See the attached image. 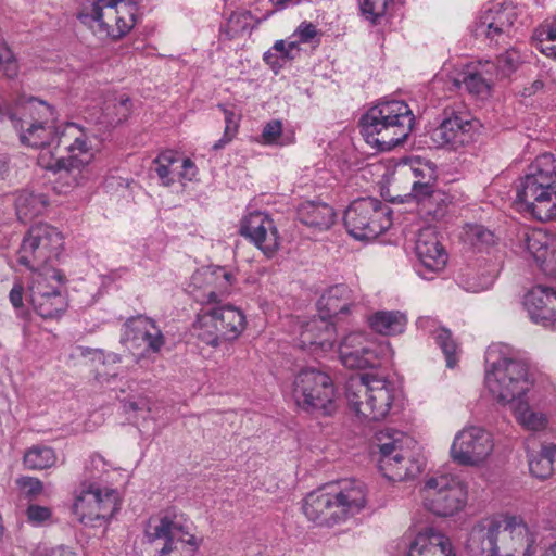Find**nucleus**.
<instances>
[{"label":"nucleus","instance_id":"nucleus-14","mask_svg":"<svg viewBox=\"0 0 556 556\" xmlns=\"http://www.w3.org/2000/svg\"><path fill=\"white\" fill-rule=\"evenodd\" d=\"M377 442L380 469L390 480L402 481L419 473V465L410 459L407 450L412 443L410 437L397 430L386 429L377 433Z\"/></svg>","mask_w":556,"mask_h":556},{"label":"nucleus","instance_id":"nucleus-58","mask_svg":"<svg viewBox=\"0 0 556 556\" xmlns=\"http://www.w3.org/2000/svg\"><path fill=\"white\" fill-rule=\"evenodd\" d=\"M123 407H124V410L125 412H139V410H144V412H149L150 410V403L147 399L144 397H140L138 400H127L123 403Z\"/></svg>","mask_w":556,"mask_h":556},{"label":"nucleus","instance_id":"nucleus-61","mask_svg":"<svg viewBox=\"0 0 556 556\" xmlns=\"http://www.w3.org/2000/svg\"><path fill=\"white\" fill-rule=\"evenodd\" d=\"M264 61L270 65L271 68H280L283 62L280 60L279 55L274 52L271 49L264 53Z\"/></svg>","mask_w":556,"mask_h":556},{"label":"nucleus","instance_id":"nucleus-9","mask_svg":"<svg viewBox=\"0 0 556 556\" xmlns=\"http://www.w3.org/2000/svg\"><path fill=\"white\" fill-rule=\"evenodd\" d=\"M138 7L134 0H91L79 18L98 34L114 40L127 35L136 25Z\"/></svg>","mask_w":556,"mask_h":556},{"label":"nucleus","instance_id":"nucleus-45","mask_svg":"<svg viewBox=\"0 0 556 556\" xmlns=\"http://www.w3.org/2000/svg\"><path fill=\"white\" fill-rule=\"evenodd\" d=\"M521 62V54L517 49H507L504 53L497 56L496 62H493L495 65V77H505L510 75L518 68Z\"/></svg>","mask_w":556,"mask_h":556},{"label":"nucleus","instance_id":"nucleus-42","mask_svg":"<svg viewBox=\"0 0 556 556\" xmlns=\"http://www.w3.org/2000/svg\"><path fill=\"white\" fill-rule=\"evenodd\" d=\"M53 448L45 445H34L24 455V464L31 470H43L56 463Z\"/></svg>","mask_w":556,"mask_h":556},{"label":"nucleus","instance_id":"nucleus-38","mask_svg":"<svg viewBox=\"0 0 556 556\" xmlns=\"http://www.w3.org/2000/svg\"><path fill=\"white\" fill-rule=\"evenodd\" d=\"M48 206V199L43 193H34L23 190L15 198L16 215L21 222H28L42 214Z\"/></svg>","mask_w":556,"mask_h":556},{"label":"nucleus","instance_id":"nucleus-26","mask_svg":"<svg viewBox=\"0 0 556 556\" xmlns=\"http://www.w3.org/2000/svg\"><path fill=\"white\" fill-rule=\"evenodd\" d=\"M472 129V121L468 112L446 108L441 124L431 131V140L438 147L456 150L471 141Z\"/></svg>","mask_w":556,"mask_h":556},{"label":"nucleus","instance_id":"nucleus-2","mask_svg":"<svg viewBox=\"0 0 556 556\" xmlns=\"http://www.w3.org/2000/svg\"><path fill=\"white\" fill-rule=\"evenodd\" d=\"M367 503L366 484L344 479L308 493L303 500L302 511L316 526L333 527L363 511Z\"/></svg>","mask_w":556,"mask_h":556},{"label":"nucleus","instance_id":"nucleus-13","mask_svg":"<svg viewBox=\"0 0 556 556\" xmlns=\"http://www.w3.org/2000/svg\"><path fill=\"white\" fill-rule=\"evenodd\" d=\"M420 492L425 508L440 517L454 516L467 504V488L454 475L435 473L429 477Z\"/></svg>","mask_w":556,"mask_h":556},{"label":"nucleus","instance_id":"nucleus-60","mask_svg":"<svg viewBox=\"0 0 556 556\" xmlns=\"http://www.w3.org/2000/svg\"><path fill=\"white\" fill-rule=\"evenodd\" d=\"M544 522L549 529L556 530V502L547 506L544 513Z\"/></svg>","mask_w":556,"mask_h":556},{"label":"nucleus","instance_id":"nucleus-17","mask_svg":"<svg viewBox=\"0 0 556 556\" xmlns=\"http://www.w3.org/2000/svg\"><path fill=\"white\" fill-rule=\"evenodd\" d=\"M521 10L511 2H494L477 16L472 31L490 45L507 43L517 30Z\"/></svg>","mask_w":556,"mask_h":556},{"label":"nucleus","instance_id":"nucleus-53","mask_svg":"<svg viewBox=\"0 0 556 556\" xmlns=\"http://www.w3.org/2000/svg\"><path fill=\"white\" fill-rule=\"evenodd\" d=\"M112 468L109 462H106L102 455L92 454L89 458L86 470L91 478H99L102 473L108 472Z\"/></svg>","mask_w":556,"mask_h":556},{"label":"nucleus","instance_id":"nucleus-64","mask_svg":"<svg viewBox=\"0 0 556 556\" xmlns=\"http://www.w3.org/2000/svg\"><path fill=\"white\" fill-rule=\"evenodd\" d=\"M235 138V135H231V134H227L224 131V136L222 139H219L218 141H216L214 144H213V150L217 151V150H220L223 149L227 143H229L232 139Z\"/></svg>","mask_w":556,"mask_h":556},{"label":"nucleus","instance_id":"nucleus-34","mask_svg":"<svg viewBox=\"0 0 556 556\" xmlns=\"http://www.w3.org/2000/svg\"><path fill=\"white\" fill-rule=\"evenodd\" d=\"M530 395L508 406L517 424L527 431L541 432L547 428L546 414L530 405Z\"/></svg>","mask_w":556,"mask_h":556},{"label":"nucleus","instance_id":"nucleus-5","mask_svg":"<svg viewBox=\"0 0 556 556\" xmlns=\"http://www.w3.org/2000/svg\"><path fill=\"white\" fill-rule=\"evenodd\" d=\"M415 116L402 100H383L372 105L361 118L365 141L379 151H390L403 143L413 130Z\"/></svg>","mask_w":556,"mask_h":556},{"label":"nucleus","instance_id":"nucleus-27","mask_svg":"<svg viewBox=\"0 0 556 556\" xmlns=\"http://www.w3.org/2000/svg\"><path fill=\"white\" fill-rule=\"evenodd\" d=\"M523 305L530 319L544 328L556 329V290L535 286L527 292Z\"/></svg>","mask_w":556,"mask_h":556},{"label":"nucleus","instance_id":"nucleus-37","mask_svg":"<svg viewBox=\"0 0 556 556\" xmlns=\"http://www.w3.org/2000/svg\"><path fill=\"white\" fill-rule=\"evenodd\" d=\"M551 237L542 230L526 231L521 241L522 251L542 266L551 255Z\"/></svg>","mask_w":556,"mask_h":556},{"label":"nucleus","instance_id":"nucleus-1","mask_svg":"<svg viewBox=\"0 0 556 556\" xmlns=\"http://www.w3.org/2000/svg\"><path fill=\"white\" fill-rule=\"evenodd\" d=\"M536 535L517 516L484 518L467 540L469 556H533Z\"/></svg>","mask_w":556,"mask_h":556},{"label":"nucleus","instance_id":"nucleus-16","mask_svg":"<svg viewBox=\"0 0 556 556\" xmlns=\"http://www.w3.org/2000/svg\"><path fill=\"white\" fill-rule=\"evenodd\" d=\"M394 386L384 377L362 375L351 378L346 383V400L357 404L359 396L366 397L364 420H380L384 418L393 403Z\"/></svg>","mask_w":556,"mask_h":556},{"label":"nucleus","instance_id":"nucleus-50","mask_svg":"<svg viewBox=\"0 0 556 556\" xmlns=\"http://www.w3.org/2000/svg\"><path fill=\"white\" fill-rule=\"evenodd\" d=\"M248 26V15L247 13H231L227 23L223 27L226 36L231 39L240 35L245 30Z\"/></svg>","mask_w":556,"mask_h":556},{"label":"nucleus","instance_id":"nucleus-35","mask_svg":"<svg viewBox=\"0 0 556 556\" xmlns=\"http://www.w3.org/2000/svg\"><path fill=\"white\" fill-rule=\"evenodd\" d=\"M370 329L382 336H397L404 332L407 316L400 311H377L367 317Z\"/></svg>","mask_w":556,"mask_h":556},{"label":"nucleus","instance_id":"nucleus-36","mask_svg":"<svg viewBox=\"0 0 556 556\" xmlns=\"http://www.w3.org/2000/svg\"><path fill=\"white\" fill-rule=\"evenodd\" d=\"M435 321L430 317H420L417 320V326L419 328L433 334L437 344L442 349V352L445 355L446 366L453 368L457 363L458 346L452 339V334L447 329L439 328L432 330Z\"/></svg>","mask_w":556,"mask_h":556},{"label":"nucleus","instance_id":"nucleus-24","mask_svg":"<svg viewBox=\"0 0 556 556\" xmlns=\"http://www.w3.org/2000/svg\"><path fill=\"white\" fill-rule=\"evenodd\" d=\"M240 235L249 239L263 254L270 258L280 248L281 237L274 219L265 212L248 213L241 220Z\"/></svg>","mask_w":556,"mask_h":556},{"label":"nucleus","instance_id":"nucleus-20","mask_svg":"<svg viewBox=\"0 0 556 556\" xmlns=\"http://www.w3.org/2000/svg\"><path fill=\"white\" fill-rule=\"evenodd\" d=\"M389 352V344H378L364 332L349 333L339 346L341 363L351 369L380 366Z\"/></svg>","mask_w":556,"mask_h":556},{"label":"nucleus","instance_id":"nucleus-54","mask_svg":"<svg viewBox=\"0 0 556 556\" xmlns=\"http://www.w3.org/2000/svg\"><path fill=\"white\" fill-rule=\"evenodd\" d=\"M16 484L29 497H36L43 490L42 482L37 478L22 477L16 480Z\"/></svg>","mask_w":556,"mask_h":556},{"label":"nucleus","instance_id":"nucleus-48","mask_svg":"<svg viewBox=\"0 0 556 556\" xmlns=\"http://www.w3.org/2000/svg\"><path fill=\"white\" fill-rule=\"evenodd\" d=\"M466 240L477 249H483L494 243V233L481 225H469L465 232Z\"/></svg>","mask_w":556,"mask_h":556},{"label":"nucleus","instance_id":"nucleus-31","mask_svg":"<svg viewBox=\"0 0 556 556\" xmlns=\"http://www.w3.org/2000/svg\"><path fill=\"white\" fill-rule=\"evenodd\" d=\"M356 299L355 292L349 286L334 285L328 288L318 300V312L330 320L339 314H348Z\"/></svg>","mask_w":556,"mask_h":556},{"label":"nucleus","instance_id":"nucleus-25","mask_svg":"<svg viewBox=\"0 0 556 556\" xmlns=\"http://www.w3.org/2000/svg\"><path fill=\"white\" fill-rule=\"evenodd\" d=\"M415 254L418 260L417 274L426 280H431L441 273L447 263V253L432 227L422 228L418 232Z\"/></svg>","mask_w":556,"mask_h":556},{"label":"nucleus","instance_id":"nucleus-4","mask_svg":"<svg viewBox=\"0 0 556 556\" xmlns=\"http://www.w3.org/2000/svg\"><path fill=\"white\" fill-rule=\"evenodd\" d=\"M515 204L520 212L541 222L556 216V157L539 155L516 187Z\"/></svg>","mask_w":556,"mask_h":556},{"label":"nucleus","instance_id":"nucleus-62","mask_svg":"<svg viewBox=\"0 0 556 556\" xmlns=\"http://www.w3.org/2000/svg\"><path fill=\"white\" fill-rule=\"evenodd\" d=\"M495 268H492L491 270L488 271V275L484 276L483 278V281L478 285V286H473L471 289L473 292H479L481 290H484V289H488L492 283H493V280H494V277H495Z\"/></svg>","mask_w":556,"mask_h":556},{"label":"nucleus","instance_id":"nucleus-7","mask_svg":"<svg viewBox=\"0 0 556 556\" xmlns=\"http://www.w3.org/2000/svg\"><path fill=\"white\" fill-rule=\"evenodd\" d=\"M17 113L21 115L17 121L10 116L12 125L18 132L23 144L41 149V162L43 161V150H55L58 132L54 126V111L43 101L30 98L17 106ZM53 155L54 152L49 150Z\"/></svg>","mask_w":556,"mask_h":556},{"label":"nucleus","instance_id":"nucleus-8","mask_svg":"<svg viewBox=\"0 0 556 556\" xmlns=\"http://www.w3.org/2000/svg\"><path fill=\"white\" fill-rule=\"evenodd\" d=\"M291 396L295 405L307 413L330 416L338 408L331 377L317 368H303L294 376Z\"/></svg>","mask_w":556,"mask_h":556},{"label":"nucleus","instance_id":"nucleus-29","mask_svg":"<svg viewBox=\"0 0 556 556\" xmlns=\"http://www.w3.org/2000/svg\"><path fill=\"white\" fill-rule=\"evenodd\" d=\"M336 342V328L333 324L319 314L302 325L299 336V345L312 353L326 352L333 348Z\"/></svg>","mask_w":556,"mask_h":556},{"label":"nucleus","instance_id":"nucleus-19","mask_svg":"<svg viewBox=\"0 0 556 556\" xmlns=\"http://www.w3.org/2000/svg\"><path fill=\"white\" fill-rule=\"evenodd\" d=\"M121 342L135 356L137 364L150 354H159L166 343L165 336L155 320L147 316H136L123 325Z\"/></svg>","mask_w":556,"mask_h":556},{"label":"nucleus","instance_id":"nucleus-6","mask_svg":"<svg viewBox=\"0 0 556 556\" xmlns=\"http://www.w3.org/2000/svg\"><path fill=\"white\" fill-rule=\"evenodd\" d=\"M192 522L175 509L150 518L144 527L143 552L149 556H167L174 551L179 556H195L202 543L191 533Z\"/></svg>","mask_w":556,"mask_h":556},{"label":"nucleus","instance_id":"nucleus-21","mask_svg":"<svg viewBox=\"0 0 556 556\" xmlns=\"http://www.w3.org/2000/svg\"><path fill=\"white\" fill-rule=\"evenodd\" d=\"M494 450L492 434L481 427H466L458 431L451 446V457L464 466L484 463Z\"/></svg>","mask_w":556,"mask_h":556},{"label":"nucleus","instance_id":"nucleus-23","mask_svg":"<svg viewBox=\"0 0 556 556\" xmlns=\"http://www.w3.org/2000/svg\"><path fill=\"white\" fill-rule=\"evenodd\" d=\"M63 146L67 152L66 156L56 159L59 168L72 166L81 168L93 159V146L90 132L76 123H67L58 136L55 149Z\"/></svg>","mask_w":556,"mask_h":556},{"label":"nucleus","instance_id":"nucleus-10","mask_svg":"<svg viewBox=\"0 0 556 556\" xmlns=\"http://www.w3.org/2000/svg\"><path fill=\"white\" fill-rule=\"evenodd\" d=\"M66 278L55 267L31 273L27 299L43 319H60L68 307Z\"/></svg>","mask_w":556,"mask_h":556},{"label":"nucleus","instance_id":"nucleus-49","mask_svg":"<svg viewBox=\"0 0 556 556\" xmlns=\"http://www.w3.org/2000/svg\"><path fill=\"white\" fill-rule=\"evenodd\" d=\"M0 71L9 78L15 77L18 71L17 61L5 43L0 45Z\"/></svg>","mask_w":556,"mask_h":556},{"label":"nucleus","instance_id":"nucleus-3","mask_svg":"<svg viewBox=\"0 0 556 556\" xmlns=\"http://www.w3.org/2000/svg\"><path fill=\"white\" fill-rule=\"evenodd\" d=\"M485 387L493 399L509 406L530 395L533 379L529 366L519 353L506 344L489 346L486 354Z\"/></svg>","mask_w":556,"mask_h":556},{"label":"nucleus","instance_id":"nucleus-15","mask_svg":"<svg viewBox=\"0 0 556 556\" xmlns=\"http://www.w3.org/2000/svg\"><path fill=\"white\" fill-rule=\"evenodd\" d=\"M390 208L378 199H357L344 213V226L357 240L375 239L390 228Z\"/></svg>","mask_w":556,"mask_h":556},{"label":"nucleus","instance_id":"nucleus-30","mask_svg":"<svg viewBox=\"0 0 556 556\" xmlns=\"http://www.w3.org/2000/svg\"><path fill=\"white\" fill-rule=\"evenodd\" d=\"M406 556H456L452 542L441 531L427 528L409 544Z\"/></svg>","mask_w":556,"mask_h":556},{"label":"nucleus","instance_id":"nucleus-40","mask_svg":"<svg viewBox=\"0 0 556 556\" xmlns=\"http://www.w3.org/2000/svg\"><path fill=\"white\" fill-rule=\"evenodd\" d=\"M261 142L265 146H290L295 142V132L291 128L285 129L280 119H271L263 127Z\"/></svg>","mask_w":556,"mask_h":556},{"label":"nucleus","instance_id":"nucleus-55","mask_svg":"<svg viewBox=\"0 0 556 556\" xmlns=\"http://www.w3.org/2000/svg\"><path fill=\"white\" fill-rule=\"evenodd\" d=\"M26 515L29 522L35 526H40L51 518L52 513L49 507L34 504L28 506Z\"/></svg>","mask_w":556,"mask_h":556},{"label":"nucleus","instance_id":"nucleus-47","mask_svg":"<svg viewBox=\"0 0 556 556\" xmlns=\"http://www.w3.org/2000/svg\"><path fill=\"white\" fill-rule=\"evenodd\" d=\"M390 0H358L362 15L372 24L384 17Z\"/></svg>","mask_w":556,"mask_h":556},{"label":"nucleus","instance_id":"nucleus-41","mask_svg":"<svg viewBox=\"0 0 556 556\" xmlns=\"http://www.w3.org/2000/svg\"><path fill=\"white\" fill-rule=\"evenodd\" d=\"M555 456V443L543 445L541 452L536 455L529 453V470L531 475L539 479L548 478L553 472V462Z\"/></svg>","mask_w":556,"mask_h":556},{"label":"nucleus","instance_id":"nucleus-51","mask_svg":"<svg viewBox=\"0 0 556 556\" xmlns=\"http://www.w3.org/2000/svg\"><path fill=\"white\" fill-rule=\"evenodd\" d=\"M271 50L279 55L283 63L294 60L300 54L299 41L277 40Z\"/></svg>","mask_w":556,"mask_h":556},{"label":"nucleus","instance_id":"nucleus-11","mask_svg":"<svg viewBox=\"0 0 556 556\" xmlns=\"http://www.w3.org/2000/svg\"><path fill=\"white\" fill-rule=\"evenodd\" d=\"M64 238L58 228L38 223L33 225L25 235L17 251L18 264L31 273L54 267L53 263L62 254Z\"/></svg>","mask_w":556,"mask_h":556},{"label":"nucleus","instance_id":"nucleus-63","mask_svg":"<svg viewBox=\"0 0 556 556\" xmlns=\"http://www.w3.org/2000/svg\"><path fill=\"white\" fill-rule=\"evenodd\" d=\"M357 404H354L351 400H348L350 408L355 413L356 416L363 419V412H365L366 397L359 396L356 401Z\"/></svg>","mask_w":556,"mask_h":556},{"label":"nucleus","instance_id":"nucleus-59","mask_svg":"<svg viewBox=\"0 0 556 556\" xmlns=\"http://www.w3.org/2000/svg\"><path fill=\"white\" fill-rule=\"evenodd\" d=\"M223 111H224V114H225V123H226L225 132L231 134V135L236 136L238 125H237V122L235 119V117H236L235 113L232 111L227 110V109H223Z\"/></svg>","mask_w":556,"mask_h":556},{"label":"nucleus","instance_id":"nucleus-32","mask_svg":"<svg viewBox=\"0 0 556 556\" xmlns=\"http://www.w3.org/2000/svg\"><path fill=\"white\" fill-rule=\"evenodd\" d=\"M402 170L405 176L413 179L412 193L415 198L421 200L433 192L437 173L431 163L415 159L408 165L403 166Z\"/></svg>","mask_w":556,"mask_h":556},{"label":"nucleus","instance_id":"nucleus-57","mask_svg":"<svg viewBox=\"0 0 556 556\" xmlns=\"http://www.w3.org/2000/svg\"><path fill=\"white\" fill-rule=\"evenodd\" d=\"M180 168L176 175L180 180L191 181L197 176V166L190 159H184Z\"/></svg>","mask_w":556,"mask_h":556},{"label":"nucleus","instance_id":"nucleus-22","mask_svg":"<svg viewBox=\"0 0 556 556\" xmlns=\"http://www.w3.org/2000/svg\"><path fill=\"white\" fill-rule=\"evenodd\" d=\"M235 282L236 276L230 269L208 266L192 274L187 290L198 303L212 304L218 296L228 293Z\"/></svg>","mask_w":556,"mask_h":556},{"label":"nucleus","instance_id":"nucleus-44","mask_svg":"<svg viewBox=\"0 0 556 556\" xmlns=\"http://www.w3.org/2000/svg\"><path fill=\"white\" fill-rule=\"evenodd\" d=\"M45 166L47 168L54 169L55 172H60L56 186L59 192L66 193L70 189L81 185L83 176L80 168H72V166L59 168L56 166V161L54 163H47Z\"/></svg>","mask_w":556,"mask_h":556},{"label":"nucleus","instance_id":"nucleus-46","mask_svg":"<svg viewBox=\"0 0 556 556\" xmlns=\"http://www.w3.org/2000/svg\"><path fill=\"white\" fill-rule=\"evenodd\" d=\"M556 40V23L543 25L534 30L532 35L533 46L543 54H555L556 50L548 46L549 41Z\"/></svg>","mask_w":556,"mask_h":556},{"label":"nucleus","instance_id":"nucleus-12","mask_svg":"<svg viewBox=\"0 0 556 556\" xmlns=\"http://www.w3.org/2000/svg\"><path fill=\"white\" fill-rule=\"evenodd\" d=\"M244 328L243 313L231 305L202 308L194 323L198 339L214 348L237 339Z\"/></svg>","mask_w":556,"mask_h":556},{"label":"nucleus","instance_id":"nucleus-52","mask_svg":"<svg viewBox=\"0 0 556 556\" xmlns=\"http://www.w3.org/2000/svg\"><path fill=\"white\" fill-rule=\"evenodd\" d=\"M319 35L316 26L308 22H302L298 28L292 34L293 41H299L300 43H309L313 42Z\"/></svg>","mask_w":556,"mask_h":556},{"label":"nucleus","instance_id":"nucleus-43","mask_svg":"<svg viewBox=\"0 0 556 556\" xmlns=\"http://www.w3.org/2000/svg\"><path fill=\"white\" fill-rule=\"evenodd\" d=\"M179 161L175 151L167 150L159 154L154 160V170L164 186H170L176 180L174 165Z\"/></svg>","mask_w":556,"mask_h":556},{"label":"nucleus","instance_id":"nucleus-56","mask_svg":"<svg viewBox=\"0 0 556 556\" xmlns=\"http://www.w3.org/2000/svg\"><path fill=\"white\" fill-rule=\"evenodd\" d=\"M25 286L21 280H16L9 293V300L12 306L18 311L24 308Z\"/></svg>","mask_w":556,"mask_h":556},{"label":"nucleus","instance_id":"nucleus-18","mask_svg":"<svg viewBox=\"0 0 556 556\" xmlns=\"http://www.w3.org/2000/svg\"><path fill=\"white\" fill-rule=\"evenodd\" d=\"M117 510L118 496L113 489L84 482L76 492L73 511L86 526L111 518Z\"/></svg>","mask_w":556,"mask_h":556},{"label":"nucleus","instance_id":"nucleus-28","mask_svg":"<svg viewBox=\"0 0 556 556\" xmlns=\"http://www.w3.org/2000/svg\"><path fill=\"white\" fill-rule=\"evenodd\" d=\"M494 78L495 65L492 61L485 60L467 65L460 78L454 79V85L458 88L463 85L473 97L486 99L492 93Z\"/></svg>","mask_w":556,"mask_h":556},{"label":"nucleus","instance_id":"nucleus-33","mask_svg":"<svg viewBox=\"0 0 556 556\" xmlns=\"http://www.w3.org/2000/svg\"><path fill=\"white\" fill-rule=\"evenodd\" d=\"M296 213L302 224L319 231L329 229L337 217L332 206L320 201H304Z\"/></svg>","mask_w":556,"mask_h":556},{"label":"nucleus","instance_id":"nucleus-39","mask_svg":"<svg viewBox=\"0 0 556 556\" xmlns=\"http://www.w3.org/2000/svg\"><path fill=\"white\" fill-rule=\"evenodd\" d=\"M131 103L125 96L108 98L97 123L105 126H115L125 121L130 114Z\"/></svg>","mask_w":556,"mask_h":556}]
</instances>
